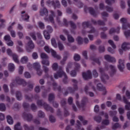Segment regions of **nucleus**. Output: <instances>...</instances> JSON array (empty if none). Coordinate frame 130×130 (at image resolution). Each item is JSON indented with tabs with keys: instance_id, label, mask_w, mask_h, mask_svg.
<instances>
[{
	"instance_id": "aec40b11",
	"label": "nucleus",
	"mask_w": 130,
	"mask_h": 130,
	"mask_svg": "<svg viewBox=\"0 0 130 130\" xmlns=\"http://www.w3.org/2000/svg\"><path fill=\"white\" fill-rule=\"evenodd\" d=\"M23 117L24 119H26L27 121H31V120L33 119V116L31 114H27L26 112L23 113Z\"/></svg>"
},
{
	"instance_id": "4468645a",
	"label": "nucleus",
	"mask_w": 130,
	"mask_h": 130,
	"mask_svg": "<svg viewBox=\"0 0 130 130\" xmlns=\"http://www.w3.org/2000/svg\"><path fill=\"white\" fill-rule=\"evenodd\" d=\"M84 11L85 13H87L88 11L89 14H90L91 16H93L95 17H97V13H96L95 10H94V9H93L92 7L88 8L87 7V6H85L84 8Z\"/></svg>"
},
{
	"instance_id": "423d86ee",
	"label": "nucleus",
	"mask_w": 130,
	"mask_h": 130,
	"mask_svg": "<svg viewBox=\"0 0 130 130\" xmlns=\"http://www.w3.org/2000/svg\"><path fill=\"white\" fill-rule=\"evenodd\" d=\"M47 30L44 31L43 35L45 39L49 40V39H50V33H52L53 29H52V27L50 25H48L47 26Z\"/></svg>"
},
{
	"instance_id": "4d7b16f0",
	"label": "nucleus",
	"mask_w": 130,
	"mask_h": 130,
	"mask_svg": "<svg viewBox=\"0 0 130 130\" xmlns=\"http://www.w3.org/2000/svg\"><path fill=\"white\" fill-rule=\"evenodd\" d=\"M108 43L110 44L111 46H112V47L113 48V49H115V48H116V46L115 44H114L113 41L110 40L108 41Z\"/></svg>"
},
{
	"instance_id": "6ab92c4d",
	"label": "nucleus",
	"mask_w": 130,
	"mask_h": 130,
	"mask_svg": "<svg viewBox=\"0 0 130 130\" xmlns=\"http://www.w3.org/2000/svg\"><path fill=\"white\" fill-rule=\"evenodd\" d=\"M15 82L18 85H22L23 87L27 85V82L23 79L20 78V77H17L15 79Z\"/></svg>"
},
{
	"instance_id": "79ce46f5",
	"label": "nucleus",
	"mask_w": 130,
	"mask_h": 130,
	"mask_svg": "<svg viewBox=\"0 0 130 130\" xmlns=\"http://www.w3.org/2000/svg\"><path fill=\"white\" fill-rule=\"evenodd\" d=\"M121 127V125L118 123H115L114 124L112 127V129L115 130L117 128H119Z\"/></svg>"
},
{
	"instance_id": "69168bd1",
	"label": "nucleus",
	"mask_w": 130,
	"mask_h": 130,
	"mask_svg": "<svg viewBox=\"0 0 130 130\" xmlns=\"http://www.w3.org/2000/svg\"><path fill=\"white\" fill-rule=\"evenodd\" d=\"M102 124H104L105 125H108L109 124V120L105 119L103 120L102 122Z\"/></svg>"
},
{
	"instance_id": "c85d7f7f",
	"label": "nucleus",
	"mask_w": 130,
	"mask_h": 130,
	"mask_svg": "<svg viewBox=\"0 0 130 130\" xmlns=\"http://www.w3.org/2000/svg\"><path fill=\"white\" fill-rule=\"evenodd\" d=\"M82 25L83 28H89L92 26V24L90 23V21H87L82 22Z\"/></svg>"
},
{
	"instance_id": "f704fd0d",
	"label": "nucleus",
	"mask_w": 130,
	"mask_h": 130,
	"mask_svg": "<svg viewBox=\"0 0 130 130\" xmlns=\"http://www.w3.org/2000/svg\"><path fill=\"white\" fill-rule=\"evenodd\" d=\"M43 68L44 72L45 73V77L46 78H49V75H48V71H49L48 68L45 66H43Z\"/></svg>"
},
{
	"instance_id": "9d476101",
	"label": "nucleus",
	"mask_w": 130,
	"mask_h": 130,
	"mask_svg": "<svg viewBox=\"0 0 130 130\" xmlns=\"http://www.w3.org/2000/svg\"><path fill=\"white\" fill-rule=\"evenodd\" d=\"M121 49H119V52L120 54H122L123 53V50H128L130 49V43L124 42L122 44Z\"/></svg>"
},
{
	"instance_id": "37998d69",
	"label": "nucleus",
	"mask_w": 130,
	"mask_h": 130,
	"mask_svg": "<svg viewBox=\"0 0 130 130\" xmlns=\"http://www.w3.org/2000/svg\"><path fill=\"white\" fill-rule=\"evenodd\" d=\"M68 40L69 42H70L71 43H73V42H75V39L74 38L70 35H68L67 36Z\"/></svg>"
},
{
	"instance_id": "0eeeda50",
	"label": "nucleus",
	"mask_w": 130,
	"mask_h": 130,
	"mask_svg": "<svg viewBox=\"0 0 130 130\" xmlns=\"http://www.w3.org/2000/svg\"><path fill=\"white\" fill-rule=\"evenodd\" d=\"M41 58H42V63L44 66H47L48 67L49 66V61L48 59V55L46 54L45 53H42L41 54Z\"/></svg>"
},
{
	"instance_id": "6e6d98bb",
	"label": "nucleus",
	"mask_w": 130,
	"mask_h": 130,
	"mask_svg": "<svg viewBox=\"0 0 130 130\" xmlns=\"http://www.w3.org/2000/svg\"><path fill=\"white\" fill-rule=\"evenodd\" d=\"M30 36L31 37V38L33 39V40H35L36 41L37 38H36V34L35 32H32L29 34Z\"/></svg>"
},
{
	"instance_id": "7c9ffc66",
	"label": "nucleus",
	"mask_w": 130,
	"mask_h": 130,
	"mask_svg": "<svg viewBox=\"0 0 130 130\" xmlns=\"http://www.w3.org/2000/svg\"><path fill=\"white\" fill-rule=\"evenodd\" d=\"M74 1L76 3V6L78 7V8H79V9H81L83 6H84V4L82 3L80 1L74 0Z\"/></svg>"
},
{
	"instance_id": "39448f33",
	"label": "nucleus",
	"mask_w": 130,
	"mask_h": 130,
	"mask_svg": "<svg viewBox=\"0 0 130 130\" xmlns=\"http://www.w3.org/2000/svg\"><path fill=\"white\" fill-rule=\"evenodd\" d=\"M46 4L48 7H53L54 9H55L56 8L59 9L60 8V3H59V1L56 0L55 2L54 1H50V0H48Z\"/></svg>"
},
{
	"instance_id": "09e8293b",
	"label": "nucleus",
	"mask_w": 130,
	"mask_h": 130,
	"mask_svg": "<svg viewBox=\"0 0 130 130\" xmlns=\"http://www.w3.org/2000/svg\"><path fill=\"white\" fill-rule=\"evenodd\" d=\"M38 115L39 117H41V118H43L45 117V114L44 112H42V111H39L38 112Z\"/></svg>"
},
{
	"instance_id": "680f3d73",
	"label": "nucleus",
	"mask_w": 130,
	"mask_h": 130,
	"mask_svg": "<svg viewBox=\"0 0 130 130\" xmlns=\"http://www.w3.org/2000/svg\"><path fill=\"white\" fill-rule=\"evenodd\" d=\"M78 44H83V38L81 37H78L76 39Z\"/></svg>"
},
{
	"instance_id": "a19ab883",
	"label": "nucleus",
	"mask_w": 130,
	"mask_h": 130,
	"mask_svg": "<svg viewBox=\"0 0 130 130\" xmlns=\"http://www.w3.org/2000/svg\"><path fill=\"white\" fill-rule=\"evenodd\" d=\"M11 56L12 57L13 59L15 62L16 63H19V59H18V55L17 54H13Z\"/></svg>"
},
{
	"instance_id": "412c9836",
	"label": "nucleus",
	"mask_w": 130,
	"mask_h": 130,
	"mask_svg": "<svg viewBox=\"0 0 130 130\" xmlns=\"http://www.w3.org/2000/svg\"><path fill=\"white\" fill-rule=\"evenodd\" d=\"M118 69L120 71V72H123V69H124V61L123 60H119V64L118 65Z\"/></svg>"
},
{
	"instance_id": "5701e85b",
	"label": "nucleus",
	"mask_w": 130,
	"mask_h": 130,
	"mask_svg": "<svg viewBox=\"0 0 130 130\" xmlns=\"http://www.w3.org/2000/svg\"><path fill=\"white\" fill-rule=\"evenodd\" d=\"M123 101L125 104H126L125 106V109L126 110H130V102L127 101V99H126L125 96H123Z\"/></svg>"
},
{
	"instance_id": "bb28decb",
	"label": "nucleus",
	"mask_w": 130,
	"mask_h": 130,
	"mask_svg": "<svg viewBox=\"0 0 130 130\" xmlns=\"http://www.w3.org/2000/svg\"><path fill=\"white\" fill-rule=\"evenodd\" d=\"M120 30V27H117L116 29L114 28H112L109 30V34H113V33H117V34H119V31Z\"/></svg>"
},
{
	"instance_id": "13d9d810",
	"label": "nucleus",
	"mask_w": 130,
	"mask_h": 130,
	"mask_svg": "<svg viewBox=\"0 0 130 130\" xmlns=\"http://www.w3.org/2000/svg\"><path fill=\"white\" fill-rule=\"evenodd\" d=\"M89 28L91 29L89 31H87V33H89V34H91L92 33H95V32H96V30L95 29V28H94V27H93L92 25L89 26Z\"/></svg>"
},
{
	"instance_id": "ea45409f",
	"label": "nucleus",
	"mask_w": 130,
	"mask_h": 130,
	"mask_svg": "<svg viewBox=\"0 0 130 130\" xmlns=\"http://www.w3.org/2000/svg\"><path fill=\"white\" fill-rule=\"evenodd\" d=\"M24 130H34V126H28L27 124H25L23 125Z\"/></svg>"
},
{
	"instance_id": "603ef678",
	"label": "nucleus",
	"mask_w": 130,
	"mask_h": 130,
	"mask_svg": "<svg viewBox=\"0 0 130 130\" xmlns=\"http://www.w3.org/2000/svg\"><path fill=\"white\" fill-rule=\"evenodd\" d=\"M0 111H6V105H5V104H0Z\"/></svg>"
},
{
	"instance_id": "20e7f679",
	"label": "nucleus",
	"mask_w": 130,
	"mask_h": 130,
	"mask_svg": "<svg viewBox=\"0 0 130 130\" xmlns=\"http://www.w3.org/2000/svg\"><path fill=\"white\" fill-rule=\"evenodd\" d=\"M26 39H27V40H29L27 43V47L26 48V51L27 52H31L32 49H34V47H35L34 43L32 40H31V38H30V37L26 36Z\"/></svg>"
},
{
	"instance_id": "de8ad7c7",
	"label": "nucleus",
	"mask_w": 130,
	"mask_h": 130,
	"mask_svg": "<svg viewBox=\"0 0 130 130\" xmlns=\"http://www.w3.org/2000/svg\"><path fill=\"white\" fill-rule=\"evenodd\" d=\"M58 46L59 50L60 51L63 50V49H64V47L63 46V45L62 44V43L60 42V41L58 42Z\"/></svg>"
},
{
	"instance_id": "5fc2aeb1",
	"label": "nucleus",
	"mask_w": 130,
	"mask_h": 130,
	"mask_svg": "<svg viewBox=\"0 0 130 130\" xmlns=\"http://www.w3.org/2000/svg\"><path fill=\"white\" fill-rule=\"evenodd\" d=\"M55 96H54V94L53 93H50L49 94V97H48V101L50 102H51V101H52V100H53V99H54Z\"/></svg>"
},
{
	"instance_id": "f257e3e1",
	"label": "nucleus",
	"mask_w": 130,
	"mask_h": 130,
	"mask_svg": "<svg viewBox=\"0 0 130 130\" xmlns=\"http://www.w3.org/2000/svg\"><path fill=\"white\" fill-rule=\"evenodd\" d=\"M62 76H64V78L63 79V83L64 84L68 83V76L66 74V72L62 71V68L59 67V70L56 72V73L54 74V79H57L58 78H61Z\"/></svg>"
},
{
	"instance_id": "a18cd8bd",
	"label": "nucleus",
	"mask_w": 130,
	"mask_h": 130,
	"mask_svg": "<svg viewBox=\"0 0 130 130\" xmlns=\"http://www.w3.org/2000/svg\"><path fill=\"white\" fill-rule=\"evenodd\" d=\"M51 42L53 47H54L55 48H56V47H57V44L56 43V41H55V39H52Z\"/></svg>"
},
{
	"instance_id": "052dcab7",
	"label": "nucleus",
	"mask_w": 130,
	"mask_h": 130,
	"mask_svg": "<svg viewBox=\"0 0 130 130\" xmlns=\"http://www.w3.org/2000/svg\"><path fill=\"white\" fill-rule=\"evenodd\" d=\"M60 103H61V106H62V107L66 106V105H67V99H62V100L61 101Z\"/></svg>"
},
{
	"instance_id": "49530a36",
	"label": "nucleus",
	"mask_w": 130,
	"mask_h": 130,
	"mask_svg": "<svg viewBox=\"0 0 130 130\" xmlns=\"http://www.w3.org/2000/svg\"><path fill=\"white\" fill-rule=\"evenodd\" d=\"M20 61L21 63H26L28 62V57L27 56H23Z\"/></svg>"
},
{
	"instance_id": "774afa93",
	"label": "nucleus",
	"mask_w": 130,
	"mask_h": 130,
	"mask_svg": "<svg viewBox=\"0 0 130 130\" xmlns=\"http://www.w3.org/2000/svg\"><path fill=\"white\" fill-rule=\"evenodd\" d=\"M109 113H110V116H115V115H116V114H117V111H110L109 112Z\"/></svg>"
},
{
	"instance_id": "cd10ccee",
	"label": "nucleus",
	"mask_w": 130,
	"mask_h": 130,
	"mask_svg": "<svg viewBox=\"0 0 130 130\" xmlns=\"http://www.w3.org/2000/svg\"><path fill=\"white\" fill-rule=\"evenodd\" d=\"M51 52L52 56L55 58H56L57 59H60V58H61V57L60 55H57L56 54V52H55L53 49H51Z\"/></svg>"
},
{
	"instance_id": "4be33fe9",
	"label": "nucleus",
	"mask_w": 130,
	"mask_h": 130,
	"mask_svg": "<svg viewBox=\"0 0 130 130\" xmlns=\"http://www.w3.org/2000/svg\"><path fill=\"white\" fill-rule=\"evenodd\" d=\"M105 59L109 62H115L116 61L115 57H111L109 55H105Z\"/></svg>"
},
{
	"instance_id": "393cba45",
	"label": "nucleus",
	"mask_w": 130,
	"mask_h": 130,
	"mask_svg": "<svg viewBox=\"0 0 130 130\" xmlns=\"http://www.w3.org/2000/svg\"><path fill=\"white\" fill-rule=\"evenodd\" d=\"M76 104L77 107H78V108H84V107H85V105H86V100L83 99L81 101V103L80 104V102L77 101Z\"/></svg>"
},
{
	"instance_id": "f03ea898",
	"label": "nucleus",
	"mask_w": 130,
	"mask_h": 130,
	"mask_svg": "<svg viewBox=\"0 0 130 130\" xmlns=\"http://www.w3.org/2000/svg\"><path fill=\"white\" fill-rule=\"evenodd\" d=\"M37 104L38 106H43L47 111H50L51 113H53L54 110L52 107L49 106L46 103L43 102V100H38L37 102Z\"/></svg>"
},
{
	"instance_id": "8fccbe9b",
	"label": "nucleus",
	"mask_w": 130,
	"mask_h": 130,
	"mask_svg": "<svg viewBox=\"0 0 130 130\" xmlns=\"http://www.w3.org/2000/svg\"><path fill=\"white\" fill-rule=\"evenodd\" d=\"M38 24L40 29H41L42 30H43V29L45 28V25H44V23L41 21L39 22Z\"/></svg>"
},
{
	"instance_id": "dca6fc26",
	"label": "nucleus",
	"mask_w": 130,
	"mask_h": 130,
	"mask_svg": "<svg viewBox=\"0 0 130 130\" xmlns=\"http://www.w3.org/2000/svg\"><path fill=\"white\" fill-rule=\"evenodd\" d=\"M120 22L123 24L122 26L123 30H126L127 28H130V24L127 23L126 19L122 18L120 19Z\"/></svg>"
},
{
	"instance_id": "58836bf2",
	"label": "nucleus",
	"mask_w": 130,
	"mask_h": 130,
	"mask_svg": "<svg viewBox=\"0 0 130 130\" xmlns=\"http://www.w3.org/2000/svg\"><path fill=\"white\" fill-rule=\"evenodd\" d=\"M29 18H30V16L28 15L27 14H25V15H22V18L24 21H25L26 22H29Z\"/></svg>"
},
{
	"instance_id": "9b49d317",
	"label": "nucleus",
	"mask_w": 130,
	"mask_h": 130,
	"mask_svg": "<svg viewBox=\"0 0 130 130\" xmlns=\"http://www.w3.org/2000/svg\"><path fill=\"white\" fill-rule=\"evenodd\" d=\"M63 22L65 27H68V26H69V24H70L71 28H72L74 30H75L77 28V25L72 21H70L68 22V20L64 18L63 19Z\"/></svg>"
},
{
	"instance_id": "c756f323",
	"label": "nucleus",
	"mask_w": 130,
	"mask_h": 130,
	"mask_svg": "<svg viewBox=\"0 0 130 130\" xmlns=\"http://www.w3.org/2000/svg\"><path fill=\"white\" fill-rule=\"evenodd\" d=\"M88 90H89V87H88V86L86 85L84 88V91H85L86 94L87 95H88V94H89V95L90 97H94V93L91 92H88Z\"/></svg>"
},
{
	"instance_id": "e433bc0d",
	"label": "nucleus",
	"mask_w": 130,
	"mask_h": 130,
	"mask_svg": "<svg viewBox=\"0 0 130 130\" xmlns=\"http://www.w3.org/2000/svg\"><path fill=\"white\" fill-rule=\"evenodd\" d=\"M16 97L17 100L20 101V100H22V93H21V92L20 91H17L16 93Z\"/></svg>"
},
{
	"instance_id": "f8f14e48",
	"label": "nucleus",
	"mask_w": 130,
	"mask_h": 130,
	"mask_svg": "<svg viewBox=\"0 0 130 130\" xmlns=\"http://www.w3.org/2000/svg\"><path fill=\"white\" fill-rule=\"evenodd\" d=\"M49 13L50 14L49 15V18L45 17L44 20H45V21H49L51 23H54V19L53 18L55 17V13H54V11L52 10H50Z\"/></svg>"
},
{
	"instance_id": "b1692460",
	"label": "nucleus",
	"mask_w": 130,
	"mask_h": 130,
	"mask_svg": "<svg viewBox=\"0 0 130 130\" xmlns=\"http://www.w3.org/2000/svg\"><path fill=\"white\" fill-rule=\"evenodd\" d=\"M40 13L42 16H45V17H48V10L46 8L41 9Z\"/></svg>"
},
{
	"instance_id": "a211bd4d",
	"label": "nucleus",
	"mask_w": 130,
	"mask_h": 130,
	"mask_svg": "<svg viewBox=\"0 0 130 130\" xmlns=\"http://www.w3.org/2000/svg\"><path fill=\"white\" fill-rule=\"evenodd\" d=\"M82 77L84 80H90L92 79V72L90 70H88L86 73H82Z\"/></svg>"
},
{
	"instance_id": "4c0bfd02",
	"label": "nucleus",
	"mask_w": 130,
	"mask_h": 130,
	"mask_svg": "<svg viewBox=\"0 0 130 130\" xmlns=\"http://www.w3.org/2000/svg\"><path fill=\"white\" fill-rule=\"evenodd\" d=\"M7 122L9 123V124H13V123H14V120H13V118L10 115L7 116Z\"/></svg>"
},
{
	"instance_id": "c03bdc74",
	"label": "nucleus",
	"mask_w": 130,
	"mask_h": 130,
	"mask_svg": "<svg viewBox=\"0 0 130 130\" xmlns=\"http://www.w3.org/2000/svg\"><path fill=\"white\" fill-rule=\"evenodd\" d=\"M102 119V118H101V117L100 116H95L94 117V120H95V121H96V122H98L99 123H100V122H101Z\"/></svg>"
},
{
	"instance_id": "1a4fd4ad",
	"label": "nucleus",
	"mask_w": 130,
	"mask_h": 130,
	"mask_svg": "<svg viewBox=\"0 0 130 130\" xmlns=\"http://www.w3.org/2000/svg\"><path fill=\"white\" fill-rule=\"evenodd\" d=\"M108 68H110L111 70V72L109 73L110 76L113 77V76H114V75L115 74V73H116V69H115V67L112 65H110L109 66H108L107 64H106L105 70L106 71H108Z\"/></svg>"
},
{
	"instance_id": "473e14b6",
	"label": "nucleus",
	"mask_w": 130,
	"mask_h": 130,
	"mask_svg": "<svg viewBox=\"0 0 130 130\" xmlns=\"http://www.w3.org/2000/svg\"><path fill=\"white\" fill-rule=\"evenodd\" d=\"M25 100H28L29 102H32L33 100L34 99V97L33 96V94H30V97L28 95H24Z\"/></svg>"
},
{
	"instance_id": "3c124183",
	"label": "nucleus",
	"mask_w": 130,
	"mask_h": 130,
	"mask_svg": "<svg viewBox=\"0 0 130 130\" xmlns=\"http://www.w3.org/2000/svg\"><path fill=\"white\" fill-rule=\"evenodd\" d=\"M74 59L75 61H79L81 59V56L78 54H75L74 56Z\"/></svg>"
},
{
	"instance_id": "e2e57ef3",
	"label": "nucleus",
	"mask_w": 130,
	"mask_h": 130,
	"mask_svg": "<svg viewBox=\"0 0 130 130\" xmlns=\"http://www.w3.org/2000/svg\"><path fill=\"white\" fill-rule=\"evenodd\" d=\"M52 68L53 69V71H56L58 68V64L57 63H54L52 66Z\"/></svg>"
},
{
	"instance_id": "0e129e2a",
	"label": "nucleus",
	"mask_w": 130,
	"mask_h": 130,
	"mask_svg": "<svg viewBox=\"0 0 130 130\" xmlns=\"http://www.w3.org/2000/svg\"><path fill=\"white\" fill-rule=\"evenodd\" d=\"M4 91L5 93H8L9 92V87L7 84H4L3 86Z\"/></svg>"
},
{
	"instance_id": "bf43d9fd",
	"label": "nucleus",
	"mask_w": 130,
	"mask_h": 130,
	"mask_svg": "<svg viewBox=\"0 0 130 130\" xmlns=\"http://www.w3.org/2000/svg\"><path fill=\"white\" fill-rule=\"evenodd\" d=\"M49 120L50 122H51L52 123H53L56 121L55 117L53 116L52 115H51L49 116Z\"/></svg>"
},
{
	"instance_id": "c9c22d12",
	"label": "nucleus",
	"mask_w": 130,
	"mask_h": 130,
	"mask_svg": "<svg viewBox=\"0 0 130 130\" xmlns=\"http://www.w3.org/2000/svg\"><path fill=\"white\" fill-rule=\"evenodd\" d=\"M23 128L21 126V123L18 122L14 126V130H22Z\"/></svg>"
},
{
	"instance_id": "7ed1b4c3",
	"label": "nucleus",
	"mask_w": 130,
	"mask_h": 130,
	"mask_svg": "<svg viewBox=\"0 0 130 130\" xmlns=\"http://www.w3.org/2000/svg\"><path fill=\"white\" fill-rule=\"evenodd\" d=\"M105 71L103 68H101L99 69V72L102 75L101 77V81L104 84H106V81L105 80H109V76L108 75L105 74Z\"/></svg>"
},
{
	"instance_id": "6e6552de",
	"label": "nucleus",
	"mask_w": 130,
	"mask_h": 130,
	"mask_svg": "<svg viewBox=\"0 0 130 130\" xmlns=\"http://www.w3.org/2000/svg\"><path fill=\"white\" fill-rule=\"evenodd\" d=\"M73 83H74L73 85V88L72 87H68V90L69 91L70 93L73 94L78 90V81L76 79H72V80Z\"/></svg>"
},
{
	"instance_id": "338daca9",
	"label": "nucleus",
	"mask_w": 130,
	"mask_h": 130,
	"mask_svg": "<svg viewBox=\"0 0 130 130\" xmlns=\"http://www.w3.org/2000/svg\"><path fill=\"white\" fill-rule=\"evenodd\" d=\"M4 40L8 42V41H10L11 40V36L10 35H6L4 37Z\"/></svg>"
},
{
	"instance_id": "72a5a7b5",
	"label": "nucleus",
	"mask_w": 130,
	"mask_h": 130,
	"mask_svg": "<svg viewBox=\"0 0 130 130\" xmlns=\"http://www.w3.org/2000/svg\"><path fill=\"white\" fill-rule=\"evenodd\" d=\"M9 72H14L15 71V65L13 63H10L8 65Z\"/></svg>"
},
{
	"instance_id": "f3484780",
	"label": "nucleus",
	"mask_w": 130,
	"mask_h": 130,
	"mask_svg": "<svg viewBox=\"0 0 130 130\" xmlns=\"http://www.w3.org/2000/svg\"><path fill=\"white\" fill-rule=\"evenodd\" d=\"M33 68L35 70H36L37 74L38 76H41L42 75V71L40 69L41 66H40V64L38 62L34 63Z\"/></svg>"
},
{
	"instance_id": "a878e982",
	"label": "nucleus",
	"mask_w": 130,
	"mask_h": 130,
	"mask_svg": "<svg viewBox=\"0 0 130 130\" xmlns=\"http://www.w3.org/2000/svg\"><path fill=\"white\" fill-rule=\"evenodd\" d=\"M97 89L98 90H99V91H104L103 95H105L106 94V88H105V87L103 86L102 84H98Z\"/></svg>"
},
{
	"instance_id": "864d4df0",
	"label": "nucleus",
	"mask_w": 130,
	"mask_h": 130,
	"mask_svg": "<svg viewBox=\"0 0 130 130\" xmlns=\"http://www.w3.org/2000/svg\"><path fill=\"white\" fill-rule=\"evenodd\" d=\"M99 51L100 53H102L105 51V47L104 46H100L99 47Z\"/></svg>"
},
{
	"instance_id": "ddd939ff",
	"label": "nucleus",
	"mask_w": 130,
	"mask_h": 130,
	"mask_svg": "<svg viewBox=\"0 0 130 130\" xmlns=\"http://www.w3.org/2000/svg\"><path fill=\"white\" fill-rule=\"evenodd\" d=\"M74 66L75 67V70H72L70 73L71 77H76L77 76V71H79L80 68H81V65L79 63L74 62Z\"/></svg>"
},
{
	"instance_id": "2eb2a0df",
	"label": "nucleus",
	"mask_w": 130,
	"mask_h": 130,
	"mask_svg": "<svg viewBox=\"0 0 130 130\" xmlns=\"http://www.w3.org/2000/svg\"><path fill=\"white\" fill-rule=\"evenodd\" d=\"M103 19H104V21H102L101 20H99L97 21L94 20V19H91V23L93 24V25H99L100 26H105V22L107 21V18L103 17Z\"/></svg>"
},
{
	"instance_id": "2f4dec72",
	"label": "nucleus",
	"mask_w": 130,
	"mask_h": 130,
	"mask_svg": "<svg viewBox=\"0 0 130 130\" xmlns=\"http://www.w3.org/2000/svg\"><path fill=\"white\" fill-rule=\"evenodd\" d=\"M91 60H92V61H94V62H95L97 63L99 66H101V62H100V60H99V58H95L94 57H90Z\"/></svg>"
}]
</instances>
